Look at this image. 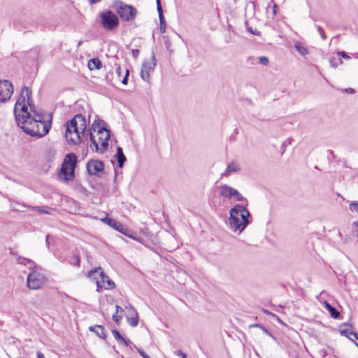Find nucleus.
Returning <instances> with one entry per match:
<instances>
[{"mask_svg": "<svg viewBox=\"0 0 358 358\" xmlns=\"http://www.w3.org/2000/svg\"><path fill=\"white\" fill-rule=\"evenodd\" d=\"M27 113L24 117L19 122H17V125L20 126L22 130L31 136L41 138L45 136L51 127L50 122H45L42 113L37 112H32Z\"/></svg>", "mask_w": 358, "mask_h": 358, "instance_id": "f257e3e1", "label": "nucleus"}, {"mask_svg": "<svg viewBox=\"0 0 358 358\" xmlns=\"http://www.w3.org/2000/svg\"><path fill=\"white\" fill-rule=\"evenodd\" d=\"M106 122L102 120H95L90 132L91 148L94 152H105L108 147L110 130L106 128Z\"/></svg>", "mask_w": 358, "mask_h": 358, "instance_id": "f03ea898", "label": "nucleus"}, {"mask_svg": "<svg viewBox=\"0 0 358 358\" xmlns=\"http://www.w3.org/2000/svg\"><path fill=\"white\" fill-rule=\"evenodd\" d=\"M65 126L66 141L73 145L80 143L81 136L85 134L87 128L85 117L82 114H77L67 121Z\"/></svg>", "mask_w": 358, "mask_h": 358, "instance_id": "7ed1b4c3", "label": "nucleus"}, {"mask_svg": "<svg viewBox=\"0 0 358 358\" xmlns=\"http://www.w3.org/2000/svg\"><path fill=\"white\" fill-rule=\"evenodd\" d=\"M229 223L231 229L234 231L241 233L250 224V213L245 206L235 205L229 211Z\"/></svg>", "mask_w": 358, "mask_h": 358, "instance_id": "20e7f679", "label": "nucleus"}, {"mask_svg": "<svg viewBox=\"0 0 358 358\" xmlns=\"http://www.w3.org/2000/svg\"><path fill=\"white\" fill-rule=\"evenodd\" d=\"M31 91L26 86H24L20 91V96L15 103L14 107V113L16 119V122H19L22 117H24V115L27 113H30L28 112L27 106L25 104L27 101V103L30 107V110L31 112H35V106L32 105V99L31 97Z\"/></svg>", "mask_w": 358, "mask_h": 358, "instance_id": "39448f33", "label": "nucleus"}, {"mask_svg": "<svg viewBox=\"0 0 358 358\" xmlns=\"http://www.w3.org/2000/svg\"><path fill=\"white\" fill-rule=\"evenodd\" d=\"M78 163V157L74 153H68L62 164L59 176H64V180L68 182L75 177V169Z\"/></svg>", "mask_w": 358, "mask_h": 358, "instance_id": "423d86ee", "label": "nucleus"}, {"mask_svg": "<svg viewBox=\"0 0 358 358\" xmlns=\"http://www.w3.org/2000/svg\"><path fill=\"white\" fill-rule=\"evenodd\" d=\"M96 273H99V275L101 278L100 280H97L96 282L98 292H101L103 288L105 289L115 288V282L109 278V277L103 272L101 267L95 268L93 270L89 271L87 276L89 278H94V275Z\"/></svg>", "mask_w": 358, "mask_h": 358, "instance_id": "0eeeda50", "label": "nucleus"}, {"mask_svg": "<svg viewBox=\"0 0 358 358\" xmlns=\"http://www.w3.org/2000/svg\"><path fill=\"white\" fill-rule=\"evenodd\" d=\"M100 24L107 31H113L119 26L117 16L111 10H106L99 13Z\"/></svg>", "mask_w": 358, "mask_h": 358, "instance_id": "6e6552de", "label": "nucleus"}, {"mask_svg": "<svg viewBox=\"0 0 358 358\" xmlns=\"http://www.w3.org/2000/svg\"><path fill=\"white\" fill-rule=\"evenodd\" d=\"M115 9L120 17L124 21L133 20L137 14V10L134 6L127 5L122 1L115 3Z\"/></svg>", "mask_w": 358, "mask_h": 358, "instance_id": "1a4fd4ad", "label": "nucleus"}, {"mask_svg": "<svg viewBox=\"0 0 358 358\" xmlns=\"http://www.w3.org/2000/svg\"><path fill=\"white\" fill-rule=\"evenodd\" d=\"M156 64L157 59L154 50H152L150 61H144L142 64L141 77L144 81L150 83V73L154 71Z\"/></svg>", "mask_w": 358, "mask_h": 358, "instance_id": "9d476101", "label": "nucleus"}, {"mask_svg": "<svg viewBox=\"0 0 358 358\" xmlns=\"http://www.w3.org/2000/svg\"><path fill=\"white\" fill-rule=\"evenodd\" d=\"M220 195L228 199L234 198L237 201H245L246 205H248L247 199L243 197L238 190L227 185H222L220 186Z\"/></svg>", "mask_w": 358, "mask_h": 358, "instance_id": "9b49d317", "label": "nucleus"}, {"mask_svg": "<svg viewBox=\"0 0 358 358\" xmlns=\"http://www.w3.org/2000/svg\"><path fill=\"white\" fill-rule=\"evenodd\" d=\"M13 92L14 87L10 81L0 79V102L4 103L9 100Z\"/></svg>", "mask_w": 358, "mask_h": 358, "instance_id": "f8f14e48", "label": "nucleus"}, {"mask_svg": "<svg viewBox=\"0 0 358 358\" xmlns=\"http://www.w3.org/2000/svg\"><path fill=\"white\" fill-rule=\"evenodd\" d=\"M43 284V277L38 272L34 271L28 275L27 278V285L29 289H40Z\"/></svg>", "mask_w": 358, "mask_h": 358, "instance_id": "ddd939ff", "label": "nucleus"}, {"mask_svg": "<svg viewBox=\"0 0 358 358\" xmlns=\"http://www.w3.org/2000/svg\"><path fill=\"white\" fill-rule=\"evenodd\" d=\"M103 169L104 164L100 160H90L87 164V171L90 175H97Z\"/></svg>", "mask_w": 358, "mask_h": 358, "instance_id": "4468645a", "label": "nucleus"}, {"mask_svg": "<svg viewBox=\"0 0 358 358\" xmlns=\"http://www.w3.org/2000/svg\"><path fill=\"white\" fill-rule=\"evenodd\" d=\"M89 330L94 332L98 337L102 339H106L107 336L106 334L105 328L102 325H94L89 327Z\"/></svg>", "mask_w": 358, "mask_h": 358, "instance_id": "2eb2a0df", "label": "nucleus"}, {"mask_svg": "<svg viewBox=\"0 0 358 358\" xmlns=\"http://www.w3.org/2000/svg\"><path fill=\"white\" fill-rule=\"evenodd\" d=\"M115 158L117 159L118 166L120 168L123 167L125 161L127 160V158L125 155H124L123 150L121 147L117 148L116 154L115 155Z\"/></svg>", "mask_w": 358, "mask_h": 358, "instance_id": "dca6fc26", "label": "nucleus"}, {"mask_svg": "<svg viewBox=\"0 0 358 358\" xmlns=\"http://www.w3.org/2000/svg\"><path fill=\"white\" fill-rule=\"evenodd\" d=\"M87 66L91 71L99 70L102 67V62L99 58H92L89 60Z\"/></svg>", "mask_w": 358, "mask_h": 358, "instance_id": "f3484780", "label": "nucleus"}, {"mask_svg": "<svg viewBox=\"0 0 358 358\" xmlns=\"http://www.w3.org/2000/svg\"><path fill=\"white\" fill-rule=\"evenodd\" d=\"M102 221L117 231L119 227H121V222L108 217H106L104 219L102 220Z\"/></svg>", "mask_w": 358, "mask_h": 358, "instance_id": "a211bd4d", "label": "nucleus"}, {"mask_svg": "<svg viewBox=\"0 0 358 358\" xmlns=\"http://www.w3.org/2000/svg\"><path fill=\"white\" fill-rule=\"evenodd\" d=\"M159 14V29L161 33H164L166 31V24L165 21V18L163 14V10H157Z\"/></svg>", "mask_w": 358, "mask_h": 358, "instance_id": "6ab92c4d", "label": "nucleus"}, {"mask_svg": "<svg viewBox=\"0 0 358 358\" xmlns=\"http://www.w3.org/2000/svg\"><path fill=\"white\" fill-rule=\"evenodd\" d=\"M117 231L122 233V234L129 236L130 238H132L134 240H136L138 241H140V239H138L136 236L133 235V232L128 229L124 224L121 223V227H119L117 229Z\"/></svg>", "mask_w": 358, "mask_h": 358, "instance_id": "aec40b11", "label": "nucleus"}, {"mask_svg": "<svg viewBox=\"0 0 358 358\" xmlns=\"http://www.w3.org/2000/svg\"><path fill=\"white\" fill-rule=\"evenodd\" d=\"M117 231L122 233V234L129 236L130 238H132L134 240H136L138 241H140V239H138L136 236L133 235V232L128 229L124 224L121 223V227H119L117 229Z\"/></svg>", "mask_w": 358, "mask_h": 358, "instance_id": "412c9836", "label": "nucleus"}, {"mask_svg": "<svg viewBox=\"0 0 358 358\" xmlns=\"http://www.w3.org/2000/svg\"><path fill=\"white\" fill-rule=\"evenodd\" d=\"M325 307L329 312L331 317H333L334 319H338L339 317L340 312L337 309H336L334 307H333L331 304H329L327 302H325Z\"/></svg>", "mask_w": 358, "mask_h": 358, "instance_id": "4be33fe9", "label": "nucleus"}, {"mask_svg": "<svg viewBox=\"0 0 358 358\" xmlns=\"http://www.w3.org/2000/svg\"><path fill=\"white\" fill-rule=\"evenodd\" d=\"M294 48L301 55L304 56L309 53L308 48L300 42L296 43Z\"/></svg>", "mask_w": 358, "mask_h": 358, "instance_id": "5701e85b", "label": "nucleus"}, {"mask_svg": "<svg viewBox=\"0 0 358 358\" xmlns=\"http://www.w3.org/2000/svg\"><path fill=\"white\" fill-rule=\"evenodd\" d=\"M239 171H240V168H239L238 165L234 162H231L227 166L224 175H228L230 173L238 172Z\"/></svg>", "mask_w": 358, "mask_h": 358, "instance_id": "b1692460", "label": "nucleus"}, {"mask_svg": "<svg viewBox=\"0 0 358 358\" xmlns=\"http://www.w3.org/2000/svg\"><path fill=\"white\" fill-rule=\"evenodd\" d=\"M128 323L133 327H136L138 324V317L137 313L135 311V315L133 317H127Z\"/></svg>", "mask_w": 358, "mask_h": 358, "instance_id": "393cba45", "label": "nucleus"}, {"mask_svg": "<svg viewBox=\"0 0 358 358\" xmlns=\"http://www.w3.org/2000/svg\"><path fill=\"white\" fill-rule=\"evenodd\" d=\"M16 260L18 264L24 265V266L34 264V262L31 259H28L22 257L21 256H18L17 257Z\"/></svg>", "mask_w": 358, "mask_h": 358, "instance_id": "a878e982", "label": "nucleus"}, {"mask_svg": "<svg viewBox=\"0 0 358 358\" xmlns=\"http://www.w3.org/2000/svg\"><path fill=\"white\" fill-rule=\"evenodd\" d=\"M343 327H350L351 329L352 328V325L349 323H344L341 325V328H343ZM350 331H348V329H341L340 334L342 336L348 337V335L350 334Z\"/></svg>", "mask_w": 358, "mask_h": 358, "instance_id": "bb28decb", "label": "nucleus"}, {"mask_svg": "<svg viewBox=\"0 0 358 358\" xmlns=\"http://www.w3.org/2000/svg\"><path fill=\"white\" fill-rule=\"evenodd\" d=\"M352 236L358 238V222L352 223Z\"/></svg>", "mask_w": 358, "mask_h": 358, "instance_id": "cd10ccee", "label": "nucleus"}, {"mask_svg": "<svg viewBox=\"0 0 358 358\" xmlns=\"http://www.w3.org/2000/svg\"><path fill=\"white\" fill-rule=\"evenodd\" d=\"M349 208L352 212H356L358 214V202L352 201L349 205Z\"/></svg>", "mask_w": 358, "mask_h": 358, "instance_id": "c85d7f7f", "label": "nucleus"}, {"mask_svg": "<svg viewBox=\"0 0 358 358\" xmlns=\"http://www.w3.org/2000/svg\"><path fill=\"white\" fill-rule=\"evenodd\" d=\"M112 334L115 338L119 342L121 339H123V336L120 334L117 329H113Z\"/></svg>", "mask_w": 358, "mask_h": 358, "instance_id": "c756f323", "label": "nucleus"}, {"mask_svg": "<svg viewBox=\"0 0 358 358\" xmlns=\"http://www.w3.org/2000/svg\"><path fill=\"white\" fill-rule=\"evenodd\" d=\"M34 209L38 211L41 213H43V214H49L50 213L49 211L45 210L43 206H36V207H34Z\"/></svg>", "mask_w": 358, "mask_h": 358, "instance_id": "7c9ffc66", "label": "nucleus"}, {"mask_svg": "<svg viewBox=\"0 0 358 358\" xmlns=\"http://www.w3.org/2000/svg\"><path fill=\"white\" fill-rule=\"evenodd\" d=\"M259 63L264 66H266L269 62L268 57H266L265 56L260 57L259 58Z\"/></svg>", "mask_w": 358, "mask_h": 358, "instance_id": "2f4dec72", "label": "nucleus"}, {"mask_svg": "<svg viewBox=\"0 0 358 358\" xmlns=\"http://www.w3.org/2000/svg\"><path fill=\"white\" fill-rule=\"evenodd\" d=\"M248 22H245V25H246V27H247V31H248V32H250V34H253V35H255V36H259V31H256V30H255V31H254V30L252 29V27H248Z\"/></svg>", "mask_w": 358, "mask_h": 358, "instance_id": "473e14b6", "label": "nucleus"}, {"mask_svg": "<svg viewBox=\"0 0 358 358\" xmlns=\"http://www.w3.org/2000/svg\"><path fill=\"white\" fill-rule=\"evenodd\" d=\"M317 31L321 36V38L323 39V40H325L327 36H326V34L324 33V29H322V27L320 26H317Z\"/></svg>", "mask_w": 358, "mask_h": 358, "instance_id": "72a5a7b5", "label": "nucleus"}, {"mask_svg": "<svg viewBox=\"0 0 358 358\" xmlns=\"http://www.w3.org/2000/svg\"><path fill=\"white\" fill-rule=\"evenodd\" d=\"M129 75V69H126L125 71V75L122 80V83L123 85H127L128 83V76Z\"/></svg>", "mask_w": 358, "mask_h": 358, "instance_id": "f704fd0d", "label": "nucleus"}, {"mask_svg": "<svg viewBox=\"0 0 358 358\" xmlns=\"http://www.w3.org/2000/svg\"><path fill=\"white\" fill-rule=\"evenodd\" d=\"M122 315H117L116 313L113 314L112 316L113 320L118 325L120 324V321L122 319Z\"/></svg>", "mask_w": 358, "mask_h": 358, "instance_id": "c9c22d12", "label": "nucleus"}, {"mask_svg": "<svg viewBox=\"0 0 358 358\" xmlns=\"http://www.w3.org/2000/svg\"><path fill=\"white\" fill-rule=\"evenodd\" d=\"M174 354L181 358H187V355L180 350H175Z\"/></svg>", "mask_w": 358, "mask_h": 358, "instance_id": "e433bc0d", "label": "nucleus"}, {"mask_svg": "<svg viewBox=\"0 0 358 358\" xmlns=\"http://www.w3.org/2000/svg\"><path fill=\"white\" fill-rule=\"evenodd\" d=\"M134 347L136 348V350H137V351L138 352V353H139V354H140V355H141L143 358H149V357H150V356H149L148 355H147V354L145 353V352L143 349H141V348H136V346H134Z\"/></svg>", "mask_w": 358, "mask_h": 358, "instance_id": "4c0bfd02", "label": "nucleus"}, {"mask_svg": "<svg viewBox=\"0 0 358 358\" xmlns=\"http://www.w3.org/2000/svg\"><path fill=\"white\" fill-rule=\"evenodd\" d=\"M330 64H331V66H333V67L336 68V67H337V66H338V64H343V61H342V59H338V62H334V59H331L330 60Z\"/></svg>", "mask_w": 358, "mask_h": 358, "instance_id": "58836bf2", "label": "nucleus"}, {"mask_svg": "<svg viewBox=\"0 0 358 358\" xmlns=\"http://www.w3.org/2000/svg\"><path fill=\"white\" fill-rule=\"evenodd\" d=\"M119 343H123L125 346H129L130 344H132L129 340H127L123 337V339H121Z\"/></svg>", "mask_w": 358, "mask_h": 358, "instance_id": "ea45409f", "label": "nucleus"}, {"mask_svg": "<svg viewBox=\"0 0 358 358\" xmlns=\"http://www.w3.org/2000/svg\"><path fill=\"white\" fill-rule=\"evenodd\" d=\"M165 46L170 54L173 52V50L171 49V43L169 41H165Z\"/></svg>", "mask_w": 358, "mask_h": 358, "instance_id": "a19ab883", "label": "nucleus"}, {"mask_svg": "<svg viewBox=\"0 0 358 358\" xmlns=\"http://www.w3.org/2000/svg\"><path fill=\"white\" fill-rule=\"evenodd\" d=\"M131 55L134 59H136L139 55V50L138 49H132Z\"/></svg>", "mask_w": 358, "mask_h": 358, "instance_id": "79ce46f5", "label": "nucleus"}, {"mask_svg": "<svg viewBox=\"0 0 358 358\" xmlns=\"http://www.w3.org/2000/svg\"><path fill=\"white\" fill-rule=\"evenodd\" d=\"M255 62H256V59L253 57H249L247 59V63L250 65L255 64Z\"/></svg>", "mask_w": 358, "mask_h": 358, "instance_id": "37998d69", "label": "nucleus"}, {"mask_svg": "<svg viewBox=\"0 0 358 358\" xmlns=\"http://www.w3.org/2000/svg\"><path fill=\"white\" fill-rule=\"evenodd\" d=\"M338 55L341 56L345 59H350V56L345 51H341L338 52Z\"/></svg>", "mask_w": 358, "mask_h": 358, "instance_id": "c03bdc74", "label": "nucleus"}, {"mask_svg": "<svg viewBox=\"0 0 358 358\" xmlns=\"http://www.w3.org/2000/svg\"><path fill=\"white\" fill-rule=\"evenodd\" d=\"M115 73L117 75L118 77H120L122 74V69L120 65H117L115 69Z\"/></svg>", "mask_w": 358, "mask_h": 358, "instance_id": "a18cd8bd", "label": "nucleus"}, {"mask_svg": "<svg viewBox=\"0 0 358 358\" xmlns=\"http://www.w3.org/2000/svg\"><path fill=\"white\" fill-rule=\"evenodd\" d=\"M115 308H116V312H115L116 314L122 313L124 312L123 308L118 305L115 306Z\"/></svg>", "mask_w": 358, "mask_h": 358, "instance_id": "49530a36", "label": "nucleus"}, {"mask_svg": "<svg viewBox=\"0 0 358 358\" xmlns=\"http://www.w3.org/2000/svg\"><path fill=\"white\" fill-rule=\"evenodd\" d=\"M262 331H263L264 334H267L268 336H269L272 337L273 339H275V337L274 336H273V335H272V334H271V333H270V332H269V331H268L266 328H264V329H262Z\"/></svg>", "mask_w": 358, "mask_h": 358, "instance_id": "de8ad7c7", "label": "nucleus"}, {"mask_svg": "<svg viewBox=\"0 0 358 358\" xmlns=\"http://www.w3.org/2000/svg\"><path fill=\"white\" fill-rule=\"evenodd\" d=\"M156 3H157V10L162 9L160 0H156Z\"/></svg>", "mask_w": 358, "mask_h": 358, "instance_id": "09e8293b", "label": "nucleus"}, {"mask_svg": "<svg viewBox=\"0 0 358 358\" xmlns=\"http://www.w3.org/2000/svg\"><path fill=\"white\" fill-rule=\"evenodd\" d=\"M262 324H250L249 326L250 328H252V327H257V328H259L261 327Z\"/></svg>", "mask_w": 358, "mask_h": 358, "instance_id": "8fccbe9b", "label": "nucleus"}, {"mask_svg": "<svg viewBox=\"0 0 358 358\" xmlns=\"http://www.w3.org/2000/svg\"><path fill=\"white\" fill-rule=\"evenodd\" d=\"M262 324H250L249 326L250 328H252V327H257V328H259L261 327Z\"/></svg>", "mask_w": 358, "mask_h": 358, "instance_id": "3c124183", "label": "nucleus"}, {"mask_svg": "<svg viewBox=\"0 0 358 358\" xmlns=\"http://www.w3.org/2000/svg\"><path fill=\"white\" fill-rule=\"evenodd\" d=\"M350 335H352L356 339L358 340V334L355 331H350Z\"/></svg>", "mask_w": 358, "mask_h": 358, "instance_id": "603ef678", "label": "nucleus"}, {"mask_svg": "<svg viewBox=\"0 0 358 358\" xmlns=\"http://www.w3.org/2000/svg\"><path fill=\"white\" fill-rule=\"evenodd\" d=\"M37 358H45V357L41 352H37Z\"/></svg>", "mask_w": 358, "mask_h": 358, "instance_id": "864d4df0", "label": "nucleus"}, {"mask_svg": "<svg viewBox=\"0 0 358 358\" xmlns=\"http://www.w3.org/2000/svg\"><path fill=\"white\" fill-rule=\"evenodd\" d=\"M277 10H278V6L275 3H274L273 6V14H276Z\"/></svg>", "mask_w": 358, "mask_h": 358, "instance_id": "5fc2aeb1", "label": "nucleus"}, {"mask_svg": "<svg viewBox=\"0 0 358 358\" xmlns=\"http://www.w3.org/2000/svg\"><path fill=\"white\" fill-rule=\"evenodd\" d=\"M345 92H347L348 93H351V94H353L355 92V90L352 88L345 89Z\"/></svg>", "mask_w": 358, "mask_h": 358, "instance_id": "6e6d98bb", "label": "nucleus"}, {"mask_svg": "<svg viewBox=\"0 0 358 358\" xmlns=\"http://www.w3.org/2000/svg\"><path fill=\"white\" fill-rule=\"evenodd\" d=\"M76 262L75 263V265L76 266H80V258L78 257H76Z\"/></svg>", "mask_w": 358, "mask_h": 358, "instance_id": "4d7b16f0", "label": "nucleus"}, {"mask_svg": "<svg viewBox=\"0 0 358 358\" xmlns=\"http://www.w3.org/2000/svg\"><path fill=\"white\" fill-rule=\"evenodd\" d=\"M88 1L90 4H94L100 1V0H88Z\"/></svg>", "mask_w": 358, "mask_h": 358, "instance_id": "13d9d810", "label": "nucleus"}, {"mask_svg": "<svg viewBox=\"0 0 358 358\" xmlns=\"http://www.w3.org/2000/svg\"><path fill=\"white\" fill-rule=\"evenodd\" d=\"M96 275H99V273H96V274H94V278H92V280H96V281L97 280H99V279L97 278V277H96Z\"/></svg>", "mask_w": 358, "mask_h": 358, "instance_id": "bf43d9fd", "label": "nucleus"}, {"mask_svg": "<svg viewBox=\"0 0 358 358\" xmlns=\"http://www.w3.org/2000/svg\"><path fill=\"white\" fill-rule=\"evenodd\" d=\"M49 235H47L46 236V243L48 244V238H49Z\"/></svg>", "mask_w": 358, "mask_h": 358, "instance_id": "052dcab7", "label": "nucleus"}, {"mask_svg": "<svg viewBox=\"0 0 358 358\" xmlns=\"http://www.w3.org/2000/svg\"><path fill=\"white\" fill-rule=\"evenodd\" d=\"M264 328H265V327H264L262 324L261 325V327H259L260 329H263Z\"/></svg>", "mask_w": 358, "mask_h": 358, "instance_id": "680f3d73", "label": "nucleus"}, {"mask_svg": "<svg viewBox=\"0 0 358 358\" xmlns=\"http://www.w3.org/2000/svg\"><path fill=\"white\" fill-rule=\"evenodd\" d=\"M352 341L355 343V345H357V347L358 348V343L355 342V341H353V340H352Z\"/></svg>", "mask_w": 358, "mask_h": 358, "instance_id": "e2e57ef3", "label": "nucleus"}, {"mask_svg": "<svg viewBox=\"0 0 358 358\" xmlns=\"http://www.w3.org/2000/svg\"><path fill=\"white\" fill-rule=\"evenodd\" d=\"M149 358H150V357H149Z\"/></svg>", "mask_w": 358, "mask_h": 358, "instance_id": "0e129e2a", "label": "nucleus"}]
</instances>
